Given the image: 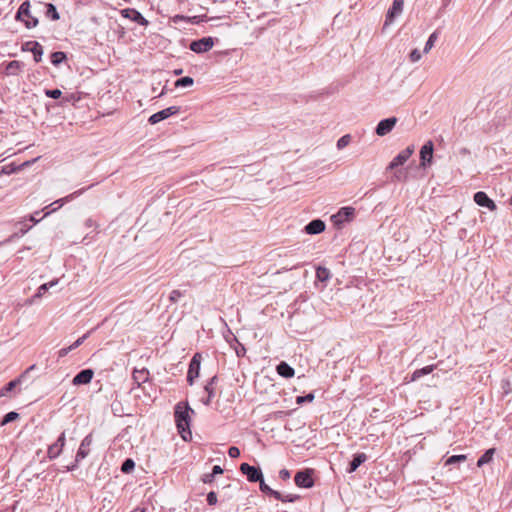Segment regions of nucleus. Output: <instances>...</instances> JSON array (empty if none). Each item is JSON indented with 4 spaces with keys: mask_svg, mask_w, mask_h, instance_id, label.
Wrapping results in <instances>:
<instances>
[{
    "mask_svg": "<svg viewBox=\"0 0 512 512\" xmlns=\"http://www.w3.org/2000/svg\"><path fill=\"white\" fill-rule=\"evenodd\" d=\"M87 190V188H82V189H79L71 194H69L68 196L64 197V198H61V199H58L56 201H54L53 203L50 204L49 207H53L51 211H48L45 213L44 216H47L49 215L51 212L53 211H56L57 209H59L60 207H62L64 205V203L66 202H69L71 201L72 199H74L75 197H78L80 196L81 194H83L85 191Z\"/></svg>",
    "mask_w": 512,
    "mask_h": 512,
    "instance_id": "ddd939ff",
    "label": "nucleus"
},
{
    "mask_svg": "<svg viewBox=\"0 0 512 512\" xmlns=\"http://www.w3.org/2000/svg\"><path fill=\"white\" fill-rule=\"evenodd\" d=\"M189 410L190 408L188 406L182 407L180 404H178L175 408V421L178 428V431L181 435V437L184 440H188V438H191V431H190V416H189Z\"/></svg>",
    "mask_w": 512,
    "mask_h": 512,
    "instance_id": "f257e3e1",
    "label": "nucleus"
},
{
    "mask_svg": "<svg viewBox=\"0 0 512 512\" xmlns=\"http://www.w3.org/2000/svg\"><path fill=\"white\" fill-rule=\"evenodd\" d=\"M213 39L211 37H204L199 40L192 41L189 48L195 53L207 52L213 47Z\"/></svg>",
    "mask_w": 512,
    "mask_h": 512,
    "instance_id": "6e6552de",
    "label": "nucleus"
},
{
    "mask_svg": "<svg viewBox=\"0 0 512 512\" xmlns=\"http://www.w3.org/2000/svg\"><path fill=\"white\" fill-rule=\"evenodd\" d=\"M131 512H145L144 508L136 507Z\"/></svg>",
    "mask_w": 512,
    "mask_h": 512,
    "instance_id": "052dcab7",
    "label": "nucleus"
},
{
    "mask_svg": "<svg viewBox=\"0 0 512 512\" xmlns=\"http://www.w3.org/2000/svg\"><path fill=\"white\" fill-rule=\"evenodd\" d=\"M45 95L49 98L58 99L61 97L62 92L59 89H46Z\"/></svg>",
    "mask_w": 512,
    "mask_h": 512,
    "instance_id": "ea45409f",
    "label": "nucleus"
},
{
    "mask_svg": "<svg viewBox=\"0 0 512 512\" xmlns=\"http://www.w3.org/2000/svg\"><path fill=\"white\" fill-rule=\"evenodd\" d=\"M207 502L209 505H215L217 503V495L215 492H209L207 495Z\"/></svg>",
    "mask_w": 512,
    "mask_h": 512,
    "instance_id": "09e8293b",
    "label": "nucleus"
},
{
    "mask_svg": "<svg viewBox=\"0 0 512 512\" xmlns=\"http://www.w3.org/2000/svg\"><path fill=\"white\" fill-rule=\"evenodd\" d=\"M77 466H78V463H76V461H75L72 465H70V466H68V467H67V470H68V471H72V470H74Z\"/></svg>",
    "mask_w": 512,
    "mask_h": 512,
    "instance_id": "bf43d9fd",
    "label": "nucleus"
},
{
    "mask_svg": "<svg viewBox=\"0 0 512 512\" xmlns=\"http://www.w3.org/2000/svg\"><path fill=\"white\" fill-rule=\"evenodd\" d=\"M367 460V456L365 453H357L354 455L352 461L349 463V467L347 468L348 473L355 472L360 465H362Z\"/></svg>",
    "mask_w": 512,
    "mask_h": 512,
    "instance_id": "412c9836",
    "label": "nucleus"
},
{
    "mask_svg": "<svg viewBox=\"0 0 512 512\" xmlns=\"http://www.w3.org/2000/svg\"><path fill=\"white\" fill-rule=\"evenodd\" d=\"M194 83L193 78L189 76L182 77L175 82V87H188L192 86Z\"/></svg>",
    "mask_w": 512,
    "mask_h": 512,
    "instance_id": "f704fd0d",
    "label": "nucleus"
},
{
    "mask_svg": "<svg viewBox=\"0 0 512 512\" xmlns=\"http://www.w3.org/2000/svg\"><path fill=\"white\" fill-rule=\"evenodd\" d=\"M92 434H88L80 443L79 449L76 453V463L85 459L90 453V446L92 445Z\"/></svg>",
    "mask_w": 512,
    "mask_h": 512,
    "instance_id": "9b49d317",
    "label": "nucleus"
},
{
    "mask_svg": "<svg viewBox=\"0 0 512 512\" xmlns=\"http://www.w3.org/2000/svg\"><path fill=\"white\" fill-rule=\"evenodd\" d=\"M201 359V354L196 353L190 361L187 373V381L190 385H192L194 380L199 376Z\"/></svg>",
    "mask_w": 512,
    "mask_h": 512,
    "instance_id": "0eeeda50",
    "label": "nucleus"
},
{
    "mask_svg": "<svg viewBox=\"0 0 512 512\" xmlns=\"http://www.w3.org/2000/svg\"><path fill=\"white\" fill-rule=\"evenodd\" d=\"M181 297H182V293L179 290H173L169 296V298L172 302H177Z\"/></svg>",
    "mask_w": 512,
    "mask_h": 512,
    "instance_id": "de8ad7c7",
    "label": "nucleus"
},
{
    "mask_svg": "<svg viewBox=\"0 0 512 512\" xmlns=\"http://www.w3.org/2000/svg\"><path fill=\"white\" fill-rule=\"evenodd\" d=\"M495 451V448H490L486 450L484 454L478 459L477 466L482 467L483 465L490 463L493 459Z\"/></svg>",
    "mask_w": 512,
    "mask_h": 512,
    "instance_id": "cd10ccee",
    "label": "nucleus"
},
{
    "mask_svg": "<svg viewBox=\"0 0 512 512\" xmlns=\"http://www.w3.org/2000/svg\"><path fill=\"white\" fill-rule=\"evenodd\" d=\"M45 14H46L47 18H50L53 21H57L60 18L55 5L52 3L46 4V13Z\"/></svg>",
    "mask_w": 512,
    "mask_h": 512,
    "instance_id": "7c9ffc66",
    "label": "nucleus"
},
{
    "mask_svg": "<svg viewBox=\"0 0 512 512\" xmlns=\"http://www.w3.org/2000/svg\"><path fill=\"white\" fill-rule=\"evenodd\" d=\"M298 497L296 495L288 494L283 496L281 494V498H276L277 500H280L282 502H294Z\"/></svg>",
    "mask_w": 512,
    "mask_h": 512,
    "instance_id": "49530a36",
    "label": "nucleus"
},
{
    "mask_svg": "<svg viewBox=\"0 0 512 512\" xmlns=\"http://www.w3.org/2000/svg\"><path fill=\"white\" fill-rule=\"evenodd\" d=\"M228 454L231 458H237L240 455V450L235 446H231L228 449Z\"/></svg>",
    "mask_w": 512,
    "mask_h": 512,
    "instance_id": "8fccbe9b",
    "label": "nucleus"
},
{
    "mask_svg": "<svg viewBox=\"0 0 512 512\" xmlns=\"http://www.w3.org/2000/svg\"><path fill=\"white\" fill-rule=\"evenodd\" d=\"M225 5H226V8L229 7V1L228 0H226Z\"/></svg>",
    "mask_w": 512,
    "mask_h": 512,
    "instance_id": "0e129e2a",
    "label": "nucleus"
},
{
    "mask_svg": "<svg viewBox=\"0 0 512 512\" xmlns=\"http://www.w3.org/2000/svg\"><path fill=\"white\" fill-rule=\"evenodd\" d=\"M354 215V209L351 207H342L337 214L331 217V220L336 225H341L342 223L349 221Z\"/></svg>",
    "mask_w": 512,
    "mask_h": 512,
    "instance_id": "4468645a",
    "label": "nucleus"
},
{
    "mask_svg": "<svg viewBox=\"0 0 512 512\" xmlns=\"http://www.w3.org/2000/svg\"><path fill=\"white\" fill-rule=\"evenodd\" d=\"M414 152V146L410 145L404 150H402L396 157L393 158V160L389 163L387 166V170H394L398 166L403 165L413 154Z\"/></svg>",
    "mask_w": 512,
    "mask_h": 512,
    "instance_id": "423d86ee",
    "label": "nucleus"
},
{
    "mask_svg": "<svg viewBox=\"0 0 512 512\" xmlns=\"http://www.w3.org/2000/svg\"><path fill=\"white\" fill-rule=\"evenodd\" d=\"M179 111L180 108L178 106H170L151 115L148 121L150 124L154 125L169 118L172 115L178 114Z\"/></svg>",
    "mask_w": 512,
    "mask_h": 512,
    "instance_id": "39448f33",
    "label": "nucleus"
},
{
    "mask_svg": "<svg viewBox=\"0 0 512 512\" xmlns=\"http://www.w3.org/2000/svg\"><path fill=\"white\" fill-rule=\"evenodd\" d=\"M24 23H25V26L28 29H30V28L36 27L38 25V19L31 15V17L28 18V20H25Z\"/></svg>",
    "mask_w": 512,
    "mask_h": 512,
    "instance_id": "c03bdc74",
    "label": "nucleus"
},
{
    "mask_svg": "<svg viewBox=\"0 0 512 512\" xmlns=\"http://www.w3.org/2000/svg\"><path fill=\"white\" fill-rule=\"evenodd\" d=\"M436 40H437V33L434 32L429 36V38L425 44L424 53H428L433 48Z\"/></svg>",
    "mask_w": 512,
    "mask_h": 512,
    "instance_id": "4c0bfd02",
    "label": "nucleus"
},
{
    "mask_svg": "<svg viewBox=\"0 0 512 512\" xmlns=\"http://www.w3.org/2000/svg\"><path fill=\"white\" fill-rule=\"evenodd\" d=\"M409 58L411 62H418L421 59V53L418 49H414L411 51Z\"/></svg>",
    "mask_w": 512,
    "mask_h": 512,
    "instance_id": "a18cd8bd",
    "label": "nucleus"
},
{
    "mask_svg": "<svg viewBox=\"0 0 512 512\" xmlns=\"http://www.w3.org/2000/svg\"><path fill=\"white\" fill-rule=\"evenodd\" d=\"M277 373L283 378H292L295 374V370L287 362L281 361L276 366Z\"/></svg>",
    "mask_w": 512,
    "mask_h": 512,
    "instance_id": "aec40b11",
    "label": "nucleus"
},
{
    "mask_svg": "<svg viewBox=\"0 0 512 512\" xmlns=\"http://www.w3.org/2000/svg\"><path fill=\"white\" fill-rule=\"evenodd\" d=\"M22 66L23 64L20 61L13 60L7 64L6 73L9 75H16L20 71Z\"/></svg>",
    "mask_w": 512,
    "mask_h": 512,
    "instance_id": "c756f323",
    "label": "nucleus"
},
{
    "mask_svg": "<svg viewBox=\"0 0 512 512\" xmlns=\"http://www.w3.org/2000/svg\"><path fill=\"white\" fill-rule=\"evenodd\" d=\"M229 335L226 334V342L229 344L230 348H233L236 352V355L240 357L244 354L245 348L242 345H239V347L235 346L236 338L235 336L228 330Z\"/></svg>",
    "mask_w": 512,
    "mask_h": 512,
    "instance_id": "393cba45",
    "label": "nucleus"
},
{
    "mask_svg": "<svg viewBox=\"0 0 512 512\" xmlns=\"http://www.w3.org/2000/svg\"><path fill=\"white\" fill-rule=\"evenodd\" d=\"M30 220H31L32 222H34V223H37V222L39 221V220H37V219H36V217H34V216H31V217H30Z\"/></svg>",
    "mask_w": 512,
    "mask_h": 512,
    "instance_id": "e2e57ef3",
    "label": "nucleus"
},
{
    "mask_svg": "<svg viewBox=\"0 0 512 512\" xmlns=\"http://www.w3.org/2000/svg\"><path fill=\"white\" fill-rule=\"evenodd\" d=\"M351 142V136L349 134H346L342 137H340L337 141V148L339 150L345 148L349 143Z\"/></svg>",
    "mask_w": 512,
    "mask_h": 512,
    "instance_id": "58836bf2",
    "label": "nucleus"
},
{
    "mask_svg": "<svg viewBox=\"0 0 512 512\" xmlns=\"http://www.w3.org/2000/svg\"><path fill=\"white\" fill-rule=\"evenodd\" d=\"M436 368V365H428L421 369H417L413 372L411 375V381H417L424 375L430 374L434 369Z\"/></svg>",
    "mask_w": 512,
    "mask_h": 512,
    "instance_id": "b1692460",
    "label": "nucleus"
},
{
    "mask_svg": "<svg viewBox=\"0 0 512 512\" xmlns=\"http://www.w3.org/2000/svg\"><path fill=\"white\" fill-rule=\"evenodd\" d=\"M31 52L33 53L35 62L42 60L43 47L38 42H34L33 47H31Z\"/></svg>",
    "mask_w": 512,
    "mask_h": 512,
    "instance_id": "473e14b6",
    "label": "nucleus"
},
{
    "mask_svg": "<svg viewBox=\"0 0 512 512\" xmlns=\"http://www.w3.org/2000/svg\"><path fill=\"white\" fill-rule=\"evenodd\" d=\"M93 375L92 369H83L74 376L72 383L76 386L88 384L91 382Z\"/></svg>",
    "mask_w": 512,
    "mask_h": 512,
    "instance_id": "f3484780",
    "label": "nucleus"
},
{
    "mask_svg": "<svg viewBox=\"0 0 512 512\" xmlns=\"http://www.w3.org/2000/svg\"><path fill=\"white\" fill-rule=\"evenodd\" d=\"M474 201L477 205L486 207L491 211L496 210V204L494 201L483 191H478L474 194Z\"/></svg>",
    "mask_w": 512,
    "mask_h": 512,
    "instance_id": "dca6fc26",
    "label": "nucleus"
},
{
    "mask_svg": "<svg viewBox=\"0 0 512 512\" xmlns=\"http://www.w3.org/2000/svg\"><path fill=\"white\" fill-rule=\"evenodd\" d=\"M433 150L434 146L432 141H428L422 146L420 150L421 166L426 167L427 164L431 163L433 157Z\"/></svg>",
    "mask_w": 512,
    "mask_h": 512,
    "instance_id": "2eb2a0df",
    "label": "nucleus"
},
{
    "mask_svg": "<svg viewBox=\"0 0 512 512\" xmlns=\"http://www.w3.org/2000/svg\"><path fill=\"white\" fill-rule=\"evenodd\" d=\"M72 347L71 345L68 346V347H65V348H62L59 350V357H64L66 356L70 351H72Z\"/></svg>",
    "mask_w": 512,
    "mask_h": 512,
    "instance_id": "864d4df0",
    "label": "nucleus"
},
{
    "mask_svg": "<svg viewBox=\"0 0 512 512\" xmlns=\"http://www.w3.org/2000/svg\"><path fill=\"white\" fill-rule=\"evenodd\" d=\"M134 462L132 459H126L122 464V471L125 473L130 472L134 468Z\"/></svg>",
    "mask_w": 512,
    "mask_h": 512,
    "instance_id": "a19ab883",
    "label": "nucleus"
},
{
    "mask_svg": "<svg viewBox=\"0 0 512 512\" xmlns=\"http://www.w3.org/2000/svg\"><path fill=\"white\" fill-rule=\"evenodd\" d=\"M17 237H19V233H14L13 235H11L5 242H11L13 241L14 239H16Z\"/></svg>",
    "mask_w": 512,
    "mask_h": 512,
    "instance_id": "13d9d810",
    "label": "nucleus"
},
{
    "mask_svg": "<svg viewBox=\"0 0 512 512\" xmlns=\"http://www.w3.org/2000/svg\"><path fill=\"white\" fill-rule=\"evenodd\" d=\"M510 203L512 204V195H511V198H510Z\"/></svg>",
    "mask_w": 512,
    "mask_h": 512,
    "instance_id": "338daca9",
    "label": "nucleus"
},
{
    "mask_svg": "<svg viewBox=\"0 0 512 512\" xmlns=\"http://www.w3.org/2000/svg\"><path fill=\"white\" fill-rule=\"evenodd\" d=\"M223 471H224V470L222 469V467H221V466H219V465H215V466L213 467V469H212V472H211V473L215 476V475H217V474H222V473H223Z\"/></svg>",
    "mask_w": 512,
    "mask_h": 512,
    "instance_id": "4d7b16f0",
    "label": "nucleus"
},
{
    "mask_svg": "<svg viewBox=\"0 0 512 512\" xmlns=\"http://www.w3.org/2000/svg\"><path fill=\"white\" fill-rule=\"evenodd\" d=\"M176 74H180L181 73V70H176L175 71Z\"/></svg>",
    "mask_w": 512,
    "mask_h": 512,
    "instance_id": "69168bd1",
    "label": "nucleus"
},
{
    "mask_svg": "<svg viewBox=\"0 0 512 512\" xmlns=\"http://www.w3.org/2000/svg\"><path fill=\"white\" fill-rule=\"evenodd\" d=\"M316 277L319 281L321 282H326L329 280V278L331 277V273L329 271V269L325 268V267H321L319 266L317 269H316Z\"/></svg>",
    "mask_w": 512,
    "mask_h": 512,
    "instance_id": "2f4dec72",
    "label": "nucleus"
},
{
    "mask_svg": "<svg viewBox=\"0 0 512 512\" xmlns=\"http://www.w3.org/2000/svg\"><path fill=\"white\" fill-rule=\"evenodd\" d=\"M259 482V488H260V491L268 496H271V497H274L275 499L276 498H281V493L276 491V490H273L272 488H270L263 480V477L261 478V480L258 481Z\"/></svg>",
    "mask_w": 512,
    "mask_h": 512,
    "instance_id": "a878e982",
    "label": "nucleus"
},
{
    "mask_svg": "<svg viewBox=\"0 0 512 512\" xmlns=\"http://www.w3.org/2000/svg\"><path fill=\"white\" fill-rule=\"evenodd\" d=\"M92 331H88L86 334H84L82 337L78 338L73 344H71L72 349L78 348L82 343L89 337Z\"/></svg>",
    "mask_w": 512,
    "mask_h": 512,
    "instance_id": "79ce46f5",
    "label": "nucleus"
},
{
    "mask_svg": "<svg viewBox=\"0 0 512 512\" xmlns=\"http://www.w3.org/2000/svg\"><path fill=\"white\" fill-rule=\"evenodd\" d=\"M124 16L130 18L132 21L138 23L142 26H147L149 24L148 20L143 17V15L135 10V9H126L123 11Z\"/></svg>",
    "mask_w": 512,
    "mask_h": 512,
    "instance_id": "6ab92c4d",
    "label": "nucleus"
},
{
    "mask_svg": "<svg viewBox=\"0 0 512 512\" xmlns=\"http://www.w3.org/2000/svg\"><path fill=\"white\" fill-rule=\"evenodd\" d=\"M65 440V433L62 432L56 442L48 447L47 454L50 459H55L61 454L63 447L65 446Z\"/></svg>",
    "mask_w": 512,
    "mask_h": 512,
    "instance_id": "f8f14e48",
    "label": "nucleus"
},
{
    "mask_svg": "<svg viewBox=\"0 0 512 512\" xmlns=\"http://www.w3.org/2000/svg\"><path fill=\"white\" fill-rule=\"evenodd\" d=\"M325 223L321 219H314L310 221L304 228V231L310 235H316L325 230Z\"/></svg>",
    "mask_w": 512,
    "mask_h": 512,
    "instance_id": "a211bd4d",
    "label": "nucleus"
},
{
    "mask_svg": "<svg viewBox=\"0 0 512 512\" xmlns=\"http://www.w3.org/2000/svg\"><path fill=\"white\" fill-rule=\"evenodd\" d=\"M466 459H467L466 455H452L446 460L445 465H452V464L464 462Z\"/></svg>",
    "mask_w": 512,
    "mask_h": 512,
    "instance_id": "c9c22d12",
    "label": "nucleus"
},
{
    "mask_svg": "<svg viewBox=\"0 0 512 512\" xmlns=\"http://www.w3.org/2000/svg\"><path fill=\"white\" fill-rule=\"evenodd\" d=\"M51 63L55 66L59 65L60 63H62L64 60H66V54L64 52H61V51H57V52H53L51 54Z\"/></svg>",
    "mask_w": 512,
    "mask_h": 512,
    "instance_id": "72a5a7b5",
    "label": "nucleus"
},
{
    "mask_svg": "<svg viewBox=\"0 0 512 512\" xmlns=\"http://www.w3.org/2000/svg\"><path fill=\"white\" fill-rule=\"evenodd\" d=\"M314 399V394L313 393H309L305 396H298L297 399H296V403L297 404H302L304 402H312Z\"/></svg>",
    "mask_w": 512,
    "mask_h": 512,
    "instance_id": "37998d69",
    "label": "nucleus"
},
{
    "mask_svg": "<svg viewBox=\"0 0 512 512\" xmlns=\"http://www.w3.org/2000/svg\"><path fill=\"white\" fill-rule=\"evenodd\" d=\"M35 41H28L22 45L23 51H31V47H33Z\"/></svg>",
    "mask_w": 512,
    "mask_h": 512,
    "instance_id": "5fc2aeb1",
    "label": "nucleus"
},
{
    "mask_svg": "<svg viewBox=\"0 0 512 512\" xmlns=\"http://www.w3.org/2000/svg\"><path fill=\"white\" fill-rule=\"evenodd\" d=\"M149 371L145 368L142 369H134L132 373L133 380L136 382L138 386L142 383H145L148 380Z\"/></svg>",
    "mask_w": 512,
    "mask_h": 512,
    "instance_id": "4be33fe9",
    "label": "nucleus"
},
{
    "mask_svg": "<svg viewBox=\"0 0 512 512\" xmlns=\"http://www.w3.org/2000/svg\"><path fill=\"white\" fill-rule=\"evenodd\" d=\"M279 476L282 480H287L290 478V472L286 469H282L279 472Z\"/></svg>",
    "mask_w": 512,
    "mask_h": 512,
    "instance_id": "603ef678",
    "label": "nucleus"
},
{
    "mask_svg": "<svg viewBox=\"0 0 512 512\" xmlns=\"http://www.w3.org/2000/svg\"><path fill=\"white\" fill-rule=\"evenodd\" d=\"M18 418H19V414L17 412L11 411L3 417L2 421H1V425L4 426L12 421H15Z\"/></svg>",
    "mask_w": 512,
    "mask_h": 512,
    "instance_id": "e433bc0d",
    "label": "nucleus"
},
{
    "mask_svg": "<svg viewBox=\"0 0 512 512\" xmlns=\"http://www.w3.org/2000/svg\"><path fill=\"white\" fill-rule=\"evenodd\" d=\"M85 226L87 228H91V227H97V223L92 219V218H88L86 221H85Z\"/></svg>",
    "mask_w": 512,
    "mask_h": 512,
    "instance_id": "6e6d98bb",
    "label": "nucleus"
},
{
    "mask_svg": "<svg viewBox=\"0 0 512 512\" xmlns=\"http://www.w3.org/2000/svg\"><path fill=\"white\" fill-rule=\"evenodd\" d=\"M240 471L243 475L247 477L249 482H258L263 477L262 471L260 468L251 466L248 463H242L240 465Z\"/></svg>",
    "mask_w": 512,
    "mask_h": 512,
    "instance_id": "20e7f679",
    "label": "nucleus"
},
{
    "mask_svg": "<svg viewBox=\"0 0 512 512\" xmlns=\"http://www.w3.org/2000/svg\"><path fill=\"white\" fill-rule=\"evenodd\" d=\"M218 380V377L217 376H213L210 381L205 385V391L206 393L208 394L206 400H204V404H209L212 397L214 396L215 394V387H214V384L216 383V381Z\"/></svg>",
    "mask_w": 512,
    "mask_h": 512,
    "instance_id": "5701e85b",
    "label": "nucleus"
},
{
    "mask_svg": "<svg viewBox=\"0 0 512 512\" xmlns=\"http://www.w3.org/2000/svg\"><path fill=\"white\" fill-rule=\"evenodd\" d=\"M214 479V475L212 473H206L202 476V481L204 483H211Z\"/></svg>",
    "mask_w": 512,
    "mask_h": 512,
    "instance_id": "3c124183",
    "label": "nucleus"
},
{
    "mask_svg": "<svg viewBox=\"0 0 512 512\" xmlns=\"http://www.w3.org/2000/svg\"><path fill=\"white\" fill-rule=\"evenodd\" d=\"M294 481L298 487L302 488H310L314 484L312 473L310 470H303L297 472Z\"/></svg>",
    "mask_w": 512,
    "mask_h": 512,
    "instance_id": "9d476101",
    "label": "nucleus"
},
{
    "mask_svg": "<svg viewBox=\"0 0 512 512\" xmlns=\"http://www.w3.org/2000/svg\"><path fill=\"white\" fill-rule=\"evenodd\" d=\"M36 368V365L33 364L28 367L19 377L7 383L4 387L0 389V397L7 396L9 392H11L15 387L20 385L27 377V375Z\"/></svg>",
    "mask_w": 512,
    "mask_h": 512,
    "instance_id": "7ed1b4c3",
    "label": "nucleus"
},
{
    "mask_svg": "<svg viewBox=\"0 0 512 512\" xmlns=\"http://www.w3.org/2000/svg\"><path fill=\"white\" fill-rule=\"evenodd\" d=\"M57 283H58V280L56 279V280H52L50 282L42 284L38 288L37 293L33 296V298H40V297H42L50 288H52L55 285H57Z\"/></svg>",
    "mask_w": 512,
    "mask_h": 512,
    "instance_id": "c85d7f7f",
    "label": "nucleus"
},
{
    "mask_svg": "<svg viewBox=\"0 0 512 512\" xmlns=\"http://www.w3.org/2000/svg\"><path fill=\"white\" fill-rule=\"evenodd\" d=\"M27 17V18H30L31 17V14H30V3L28 1H25L23 2L18 11H17V14H16V19L17 20H20V21H24L23 20V17Z\"/></svg>",
    "mask_w": 512,
    "mask_h": 512,
    "instance_id": "bb28decb",
    "label": "nucleus"
},
{
    "mask_svg": "<svg viewBox=\"0 0 512 512\" xmlns=\"http://www.w3.org/2000/svg\"><path fill=\"white\" fill-rule=\"evenodd\" d=\"M28 230H29V227H28V228H22V229L20 230V234H19V236H20V235H24Z\"/></svg>",
    "mask_w": 512,
    "mask_h": 512,
    "instance_id": "680f3d73",
    "label": "nucleus"
},
{
    "mask_svg": "<svg viewBox=\"0 0 512 512\" xmlns=\"http://www.w3.org/2000/svg\"><path fill=\"white\" fill-rule=\"evenodd\" d=\"M397 121L398 120L396 117H389V118L381 120L376 126V129H375L376 134L378 136L387 135L388 133H390L393 130Z\"/></svg>",
    "mask_w": 512,
    "mask_h": 512,
    "instance_id": "1a4fd4ad",
    "label": "nucleus"
},
{
    "mask_svg": "<svg viewBox=\"0 0 512 512\" xmlns=\"http://www.w3.org/2000/svg\"><path fill=\"white\" fill-rule=\"evenodd\" d=\"M404 0H393L391 7L386 13V18L383 28H386L394 22V20L400 16L403 12Z\"/></svg>",
    "mask_w": 512,
    "mask_h": 512,
    "instance_id": "f03ea898",
    "label": "nucleus"
}]
</instances>
